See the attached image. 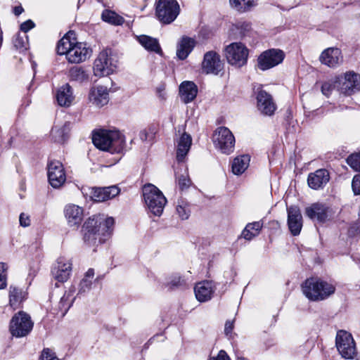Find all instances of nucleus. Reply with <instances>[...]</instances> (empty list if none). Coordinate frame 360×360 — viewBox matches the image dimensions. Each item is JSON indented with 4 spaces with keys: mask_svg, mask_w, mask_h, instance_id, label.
Returning <instances> with one entry per match:
<instances>
[{
    "mask_svg": "<svg viewBox=\"0 0 360 360\" xmlns=\"http://www.w3.org/2000/svg\"><path fill=\"white\" fill-rule=\"evenodd\" d=\"M330 174L327 169H319L309 174L307 184L314 190L323 188L329 181Z\"/></svg>",
    "mask_w": 360,
    "mask_h": 360,
    "instance_id": "21",
    "label": "nucleus"
},
{
    "mask_svg": "<svg viewBox=\"0 0 360 360\" xmlns=\"http://www.w3.org/2000/svg\"><path fill=\"white\" fill-rule=\"evenodd\" d=\"M114 224L112 217H105L103 214L89 217L82 227L84 243L89 246L104 243L110 237Z\"/></svg>",
    "mask_w": 360,
    "mask_h": 360,
    "instance_id": "1",
    "label": "nucleus"
},
{
    "mask_svg": "<svg viewBox=\"0 0 360 360\" xmlns=\"http://www.w3.org/2000/svg\"><path fill=\"white\" fill-rule=\"evenodd\" d=\"M80 3V0H79V4Z\"/></svg>",
    "mask_w": 360,
    "mask_h": 360,
    "instance_id": "60",
    "label": "nucleus"
},
{
    "mask_svg": "<svg viewBox=\"0 0 360 360\" xmlns=\"http://www.w3.org/2000/svg\"><path fill=\"white\" fill-rule=\"evenodd\" d=\"M194 291L196 299L201 302L210 300L214 292L212 283L209 281L198 283L195 285Z\"/></svg>",
    "mask_w": 360,
    "mask_h": 360,
    "instance_id": "30",
    "label": "nucleus"
},
{
    "mask_svg": "<svg viewBox=\"0 0 360 360\" xmlns=\"http://www.w3.org/2000/svg\"><path fill=\"white\" fill-rule=\"evenodd\" d=\"M337 349L342 357L352 359L356 354V347L352 335L347 331L340 330L336 335Z\"/></svg>",
    "mask_w": 360,
    "mask_h": 360,
    "instance_id": "11",
    "label": "nucleus"
},
{
    "mask_svg": "<svg viewBox=\"0 0 360 360\" xmlns=\"http://www.w3.org/2000/svg\"><path fill=\"white\" fill-rule=\"evenodd\" d=\"M19 221L21 226L27 227L30 225L31 220L29 215L22 212L20 214Z\"/></svg>",
    "mask_w": 360,
    "mask_h": 360,
    "instance_id": "48",
    "label": "nucleus"
},
{
    "mask_svg": "<svg viewBox=\"0 0 360 360\" xmlns=\"http://www.w3.org/2000/svg\"><path fill=\"white\" fill-rule=\"evenodd\" d=\"M263 227V221H257L248 223L243 230L241 236L247 240H250L258 236Z\"/></svg>",
    "mask_w": 360,
    "mask_h": 360,
    "instance_id": "33",
    "label": "nucleus"
},
{
    "mask_svg": "<svg viewBox=\"0 0 360 360\" xmlns=\"http://www.w3.org/2000/svg\"><path fill=\"white\" fill-rule=\"evenodd\" d=\"M24 11L23 8L21 6H15L13 8V13L15 15H20Z\"/></svg>",
    "mask_w": 360,
    "mask_h": 360,
    "instance_id": "55",
    "label": "nucleus"
},
{
    "mask_svg": "<svg viewBox=\"0 0 360 360\" xmlns=\"http://www.w3.org/2000/svg\"><path fill=\"white\" fill-rule=\"evenodd\" d=\"M74 35L72 32L65 34L58 43L57 52L65 55L69 63H79L89 58L92 51L86 44L76 41Z\"/></svg>",
    "mask_w": 360,
    "mask_h": 360,
    "instance_id": "2",
    "label": "nucleus"
},
{
    "mask_svg": "<svg viewBox=\"0 0 360 360\" xmlns=\"http://www.w3.org/2000/svg\"><path fill=\"white\" fill-rule=\"evenodd\" d=\"M192 144L191 136L184 132L177 141L176 160L183 162L188 154Z\"/></svg>",
    "mask_w": 360,
    "mask_h": 360,
    "instance_id": "28",
    "label": "nucleus"
},
{
    "mask_svg": "<svg viewBox=\"0 0 360 360\" xmlns=\"http://www.w3.org/2000/svg\"><path fill=\"white\" fill-rule=\"evenodd\" d=\"M139 136L142 141H145L148 139V133L146 130H141L139 132Z\"/></svg>",
    "mask_w": 360,
    "mask_h": 360,
    "instance_id": "56",
    "label": "nucleus"
},
{
    "mask_svg": "<svg viewBox=\"0 0 360 360\" xmlns=\"http://www.w3.org/2000/svg\"><path fill=\"white\" fill-rule=\"evenodd\" d=\"M92 284V280L83 278L81 281L79 286L78 295L84 293L87 290H89Z\"/></svg>",
    "mask_w": 360,
    "mask_h": 360,
    "instance_id": "45",
    "label": "nucleus"
},
{
    "mask_svg": "<svg viewBox=\"0 0 360 360\" xmlns=\"http://www.w3.org/2000/svg\"><path fill=\"white\" fill-rule=\"evenodd\" d=\"M33 328V322L30 316L24 311L15 314L10 323V331L17 338L27 335Z\"/></svg>",
    "mask_w": 360,
    "mask_h": 360,
    "instance_id": "8",
    "label": "nucleus"
},
{
    "mask_svg": "<svg viewBox=\"0 0 360 360\" xmlns=\"http://www.w3.org/2000/svg\"><path fill=\"white\" fill-rule=\"evenodd\" d=\"M179 94L184 103L193 101L198 94V86L193 82L184 81L179 86Z\"/></svg>",
    "mask_w": 360,
    "mask_h": 360,
    "instance_id": "27",
    "label": "nucleus"
},
{
    "mask_svg": "<svg viewBox=\"0 0 360 360\" xmlns=\"http://www.w3.org/2000/svg\"><path fill=\"white\" fill-rule=\"evenodd\" d=\"M9 304L13 309H19L22 302L27 299V289L11 285L9 287Z\"/></svg>",
    "mask_w": 360,
    "mask_h": 360,
    "instance_id": "25",
    "label": "nucleus"
},
{
    "mask_svg": "<svg viewBox=\"0 0 360 360\" xmlns=\"http://www.w3.org/2000/svg\"><path fill=\"white\" fill-rule=\"evenodd\" d=\"M196 45V41L192 37H182L176 46V56L180 60H185Z\"/></svg>",
    "mask_w": 360,
    "mask_h": 360,
    "instance_id": "26",
    "label": "nucleus"
},
{
    "mask_svg": "<svg viewBox=\"0 0 360 360\" xmlns=\"http://www.w3.org/2000/svg\"><path fill=\"white\" fill-rule=\"evenodd\" d=\"M240 28L244 32H243V34L245 35L246 32H248L250 30V25L248 22H243L240 25Z\"/></svg>",
    "mask_w": 360,
    "mask_h": 360,
    "instance_id": "53",
    "label": "nucleus"
},
{
    "mask_svg": "<svg viewBox=\"0 0 360 360\" xmlns=\"http://www.w3.org/2000/svg\"><path fill=\"white\" fill-rule=\"evenodd\" d=\"M6 264L0 262V289H4L6 287Z\"/></svg>",
    "mask_w": 360,
    "mask_h": 360,
    "instance_id": "44",
    "label": "nucleus"
},
{
    "mask_svg": "<svg viewBox=\"0 0 360 360\" xmlns=\"http://www.w3.org/2000/svg\"><path fill=\"white\" fill-rule=\"evenodd\" d=\"M352 188L355 195H360V174L354 176L352 181Z\"/></svg>",
    "mask_w": 360,
    "mask_h": 360,
    "instance_id": "46",
    "label": "nucleus"
},
{
    "mask_svg": "<svg viewBox=\"0 0 360 360\" xmlns=\"http://www.w3.org/2000/svg\"><path fill=\"white\" fill-rule=\"evenodd\" d=\"M358 215H359V218H360V205H359V209Z\"/></svg>",
    "mask_w": 360,
    "mask_h": 360,
    "instance_id": "59",
    "label": "nucleus"
},
{
    "mask_svg": "<svg viewBox=\"0 0 360 360\" xmlns=\"http://www.w3.org/2000/svg\"><path fill=\"white\" fill-rule=\"evenodd\" d=\"M343 57L340 49L330 47L322 51L319 61L330 68H335L342 63Z\"/></svg>",
    "mask_w": 360,
    "mask_h": 360,
    "instance_id": "18",
    "label": "nucleus"
},
{
    "mask_svg": "<svg viewBox=\"0 0 360 360\" xmlns=\"http://www.w3.org/2000/svg\"><path fill=\"white\" fill-rule=\"evenodd\" d=\"M303 295L310 301L319 302L334 294L335 287L319 277H310L301 285Z\"/></svg>",
    "mask_w": 360,
    "mask_h": 360,
    "instance_id": "4",
    "label": "nucleus"
},
{
    "mask_svg": "<svg viewBox=\"0 0 360 360\" xmlns=\"http://www.w3.org/2000/svg\"><path fill=\"white\" fill-rule=\"evenodd\" d=\"M143 196L148 211L160 217L167 202L162 191L153 184H146L143 187Z\"/></svg>",
    "mask_w": 360,
    "mask_h": 360,
    "instance_id": "5",
    "label": "nucleus"
},
{
    "mask_svg": "<svg viewBox=\"0 0 360 360\" xmlns=\"http://www.w3.org/2000/svg\"><path fill=\"white\" fill-rule=\"evenodd\" d=\"M233 329V322L231 321H227L225 323L224 333L226 335L231 333Z\"/></svg>",
    "mask_w": 360,
    "mask_h": 360,
    "instance_id": "52",
    "label": "nucleus"
},
{
    "mask_svg": "<svg viewBox=\"0 0 360 360\" xmlns=\"http://www.w3.org/2000/svg\"><path fill=\"white\" fill-rule=\"evenodd\" d=\"M250 157L248 155H243L234 158L232 163V172L234 174H243L248 167Z\"/></svg>",
    "mask_w": 360,
    "mask_h": 360,
    "instance_id": "35",
    "label": "nucleus"
},
{
    "mask_svg": "<svg viewBox=\"0 0 360 360\" xmlns=\"http://www.w3.org/2000/svg\"><path fill=\"white\" fill-rule=\"evenodd\" d=\"M236 360H247V359L244 357L238 356V357H237Z\"/></svg>",
    "mask_w": 360,
    "mask_h": 360,
    "instance_id": "58",
    "label": "nucleus"
},
{
    "mask_svg": "<svg viewBox=\"0 0 360 360\" xmlns=\"http://www.w3.org/2000/svg\"><path fill=\"white\" fill-rule=\"evenodd\" d=\"M284 52L278 49H271L264 51L257 59L258 68L262 70L271 69L283 62Z\"/></svg>",
    "mask_w": 360,
    "mask_h": 360,
    "instance_id": "12",
    "label": "nucleus"
},
{
    "mask_svg": "<svg viewBox=\"0 0 360 360\" xmlns=\"http://www.w3.org/2000/svg\"><path fill=\"white\" fill-rule=\"evenodd\" d=\"M85 191V194L95 202H103L117 196L120 189L117 186H110L103 188H89Z\"/></svg>",
    "mask_w": 360,
    "mask_h": 360,
    "instance_id": "13",
    "label": "nucleus"
},
{
    "mask_svg": "<svg viewBox=\"0 0 360 360\" xmlns=\"http://www.w3.org/2000/svg\"><path fill=\"white\" fill-rule=\"evenodd\" d=\"M208 360H229V357L224 350H220L217 356L210 357Z\"/></svg>",
    "mask_w": 360,
    "mask_h": 360,
    "instance_id": "51",
    "label": "nucleus"
},
{
    "mask_svg": "<svg viewBox=\"0 0 360 360\" xmlns=\"http://www.w3.org/2000/svg\"><path fill=\"white\" fill-rule=\"evenodd\" d=\"M338 84H340V81H329L324 82L321 86V92L323 95L328 97L332 91L335 89Z\"/></svg>",
    "mask_w": 360,
    "mask_h": 360,
    "instance_id": "43",
    "label": "nucleus"
},
{
    "mask_svg": "<svg viewBox=\"0 0 360 360\" xmlns=\"http://www.w3.org/2000/svg\"><path fill=\"white\" fill-rule=\"evenodd\" d=\"M347 163L356 172H360V152L352 153L347 158Z\"/></svg>",
    "mask_w": 360,
    "mask_h": 360,
    "instance_id": "42",
    "label": "nucleus"
},
{
    "mask_svg": "<svg viewBox=\"0 0 360 360\" xmlns=\"http://www.w3.org/2000/svg\"><path fill=\"white\" fill-rule=\"evenodd\" d=\"M212 141L214 147L224 154L229 155L234 150L235 137L227 127L217 128L214 131Z\"/></svg>",
    "mask_w": 360,
    "mask_h": 360,
    "instance_id": "6",
    "label": "nucleus"
},
{
    "mask_svg": "<svg viewBox=\"0 0 360 360\" xmlns=\"http://www.w3.org/2000/svg\"><path fill=\"white\" fill-rule=\"evenodd\" d=\"M69 130L68 124L65 123L63 127L54 126L51 131V134L54 139L55 141L63 142L65 139L66 134Z\"/></svg>",
    "mask_w": 360,
    "mask_h": 360,
    "instance_id": "40",
    "label": "nucleus"
},
{
    "mask_svg": "<svg viewBox=\"0 0 360 360\" xmlns=\"http://www.w3.org/2000/svg\"><path fill=\"white\" fill-rule=\"evenodd\" d=\"M75 292V288L72 286L69 288L68 290L65 291L63 296L60 298V300L58 303V308L63 316L67 313L72 304L74 300L75 299L74 297Z\"/></svg>",
    "mask_w": 360,
    "mask_h": 360,
    "instance_id": "31",
    "label": "nucleus"
},
{
    "mask_svg": "<svg viewBox=\"0 0 360 360\" xmlns=\"http://www.w3.org/2000/svg\"><path fill=\"white\" fill-rule=\"evenodd\" d=\"M340 91L346 95L360 91V75L353 72L345 73Z\"/></svg>",
    "mask_w": 360,
    "mask_h": 360,
    "instance_id": "23",
    "label": "nucleus"
},
{
    "mask_svg": "<svg viewBox=\"0 0 360 360\" xmlns=\"http://www.w3.org/2000/svg\"><path fill=\"white\" fill-rule=\"evenodd\" d=\"M56 97L58 105L62 107H69L75 98L72 89L68 84L63 85L57 90Z\"/></svg>",
    "mask_w": 360,
    "mask_h": 360,
    "instance_id": "29",
    "label": "nucleus"
},
{
    "mask_svg": "<svg viewBox=\"0 0 360 360\" xmlns=\"http://www.w3.org/2000/svg\"><path fill=\"white\" fill-rule=\"evenodd\" d=\"M186 280L179 274L174 273L165 278L162 285L169 290H174L186 285Z\"/></svg>",
    "mask_w": 360,
    "mask_h": 360,
    "instance_id": "36",
    "label": "nucleus"
},
{
    "mask_svg": "<svg viewBox=\"0 0 360 360\" xmlns=\"http://www.w3.org/2000/svg\"><path fill=\"white\" fill-rule=\"evenodd\" d=\"M40 360H58L49 349H44L41 353Z\"/></svg>",
    "mask_w": 360,
    "mask_h": 360,
    "instance_id": "47",
    "label": "nucleus"
},
{
    "mask_svg": "<svg viewBox=\"0 0 360 360\" xmlns=\"http://www.w3.org/2000/svg\"><path fill=\"white\" fill-rule=\"evenodd\" d=\"M89 100L94 105L101 108L109 102L108 88L103 86L92 87L89 94Z\"/></svg>",
    "mask_w": 360,
    "mask_h": 360,
    "instance_id": "22",
    "label": "nucleus"
},
{
    "mask_svg": "<svg viewBox=\"0 0 360 360\" xmlns=\"http://www.w3.org/2000/svg\"><path fill=\"white\" fill-rule=\"evenodd\" d=\"M176 211L182 220L188 219L191 214L189 203L184 199H179L177 201Z\"/></svg>",
    "mask_w": 360,
    "mask_h": 360,
    "instance_id": "39",
    "label": "nucleus"
},
{
    "mask_svg": "<svg viewBox=\"0 0 360 360\" xmlns=\"http://www.w3.org/2000/svg\"><path fill=\"white\" fill-rule=\"evenodd\" d=\"M180 7L176 0H159L156 6V15L164 24H170L179 14Z\"/></svg>",
    "mask_w": 360,
    "mask_h": 360,
    "instance_id": "7",
    "label": "nucleus"
},
{
    "mask_svg": "<svg viewBox=\"0 0 360 360\" xmlns=\"http://www.w3.org/2000/svg\"><path fill=\"white\" fill-rule=\"evenodd\" d=\"M257 108L264 115H272L276 108L271 96L264 90H260L257 95Z\"/></svg>",
    "mask_w": 360,
    "mask_h": 360,
    "instance_id": "20",
    "label": "nucleus"
},
{
    "mask_svg": "<svg viewBox=\"0 0 360 360\" xmlns=\"http://www.w3.org/2000/svg\"><path fill=\"white\" fill-rule=\"evenodd\" d=\"M2 40H3L2 31L0 30V46H1Z\"/></svg>",
    "mask_w": 360,
    "mask_h": 360,
    "instance_id": "57",
    "label": "nucleus"
},
{
    "mask_svg": "<svg viewBox=\"0 0 360 360\" xmlns=\"http://www.w3.org/2000/svg\"><path fill=\"white\" fill-rule=\"evenodd\" d=\"M176 180L177 185L181 191L188 188L191 184V180L188 178V174L186 169H184V173H176Z\"/></svg>",
    "mask_w": 360,
    "mask_h": 360,
    "instance_id": "41",
    "label": "nucleus"
},
{
    "mask_svg": "<svg viewBox=\"0 0 360 360\" xmlns=\"http://www.w3.org/2000/svg\"><path fill=\"white\" fill-rule=\"evenodd\" d=\"M92 141L96 148L111 153H122L125 145L124 136L116 130L100 129L93 134Z\"/></svg>",
    "mask_w": 360,
    "mask_h": 360,
    "instance_id": "3",
    "label": "nucleus"
},
{
    "mask_svg": "<svg viewBox=\"0 0 360 360\" xmlns=\"http://www.w3.org/2000/svg\"><path fill=\"white\" fill-rule=\"evenodd\" d=\"M13 44H14V46L17 49H20V50H22V49H25V41L23 40L22 38L20 37H17L14 41H13Z\"/></svg>",
    "mask_w": 360,
    "mask_h": 360,
    "instance_id": "50",
    "label": "nucleus"
},
{
    "mask_svg": "<svg viewBox=\"0 0 360 360\" xmlns=\"http://www.w3.org/2000/svg\"><path fill=\"white\" fill-rule=\"evenodd\" d=\"M101 19L109 24L112 25H122L124 19L121 15H118L115 11L105 9L101 13Z\"/></svg>",
    "mask_w": 360,
    "mask_h": 360,
    "instance_id": "37",
    "label": "nucleus"
},
{
    "mask_svg": "<svg viewBox=\"0 0 360 360\" xmlns=\"http://www.w3.org/2000/svg\"><path fill=\"white\" fill-rule=\"evenodd\" d=\"M48 179L53 188H59L66 180L64 168L59 161H51L48 165Z\"/></svg>",
    "mask_w": 360,
    "mask_h": 360,
    "instance_id": "14",
    "label": "nucleus"
},
{
    "mask_svg": "<svg viewBox=\"0 0 360 360\" xmlns=\"http://www.w3.org/2000/svg\"><path fill=\"white\" fill-rule=\"evenodd\" d=\"M288 226L292 235L297 236L302 228V216L298 207L291 206L287 208Z\"/></svg>",
    "mask_w": 360,
    "mask_h": 360,
    "instance_id": "19",
    "label": "nucleus"
},
{
    "mask_svg": "<svg viewBox=\"0 0 360 360\" xmlns=\"http://www.w3.org/2000/svg\"><path fill=\"white\" fill-rule=\"evenodd\" d=\"M70 80L82 82L88 79V74L82 67L74 66L69 70Z\"/></svg>",
    "mask_w": 360,
    "mask_h": 360,
    "instance_id": "38",
    "label": "nucleus"
},
{
    "mask_svg": "<svg viewBox=\"0 0 360 360\" xmlns=\"http://www.w3.org/2000/svg\"><path fill=\"white\" fill-rule=\"evenodd\" d=\"M64 214L70 226L77 227L83 220V208L77 205H67L64 209Z\"/></svg>",
    "mask_w": 360,
    "mask_h": 360,
    "instance_id": "24",
    "label": "nucleus"
},
{
    "mask_svg": "<svg viewBox=\"0 0 360 360\" xmlns=\"http://www.w3.org/2000/svg\"><path fill=\"white\" fill-rule=\"evenodd\" d=\"M94 276V270L93 269H89L85 274L84 277L88 279L92 280Z\"/></svg>",
    "mask_w": 360,
    "mask_h": 360,
    "instance_id": "54",
    "label": "nucleus"
},
{
    "mask_svg": "<svg viewBox=\"0 0 360 360\" xmlns=\"http://www.w3.org/2000/svg\"><path fill=\"white\" fill-rule=\"evenodd\" d=\"M202 69L206 74L218 75L223 69L219 55L213 51L207 52L204 55Z\"/></svg>",
    "mask_w": 360,
    "mask_h": 360,
    "instance_id": "15",
    "label": "nucleus"
},
{
    "mask_svg": "<svg viewBox=\"0 0 360 360\" xmlns=\"http://www.w3.org/2000/svg\"><path fill=\"white\" fill-rule=\"evenodd\" d=\"M117 68V60L107 50L101 51L94 61V72L96 77L112 74Z\"/></svg>",
    "mask_w": 360,
    "mask_h": 360,
    "instance_id": "10",
    "label": "nucleus"
},
{
    "mask_svg": "<svg viewBox=\"0 0 360 360\" xmlns=\"http://www.w3.org/2000/svg\"><path fill=\"white\" fill-rule=\"evenodd\" d=\"M138 41L147 51L162 54L158 39L147 35H141L138 37Z\"/></svg>",
    "mask_w": 360,
    "mask_h": 360,
    "instance_id": "32",
    "label": "nucleus"
},
{
    "mask_svg": "<svg viewBox=\"0 0 360 360\" xmlns=\"http://www.w3.org/2000/svg\"><path fill=\"white\" fill-rule=\"evenodd\" d=\"M225 56L229 64L240 68L247 63L248 49L240 42H234L226 47Z\"/></svg>",
    "mask_w": 360,
    "mask_h": 360,
    "instance_id": "9",
    "label": "nucleus"
},
{
    "mask_svg": "<svg viewBox=\"0 0 360 360\" xmlns=\"http://www.w3.org/2000/svg\"><path fill=\"white\" fill-rule=\"evenodd\" d=\"M330 208L326 205L316 202L305 209L306 215L319 223L326 222L330 217Z\"/></svg>",
    "mask_w": 360,
    "mask_h": 360,
    "instance_id": "17",
    "label": "nucleus"
},
{
    "mask_svg": "<svg viewBox=\"0 0 360 360\" xmlns=\"http://www.w3.org/2000/svg\"><path fill=\"white\" fill-rule=\"evenodd\" d=\"M72 269V264L70 259L60 257L52 269V274L59 282H65L70 278Z\"/></svg>",
    "mask_w": 360,
    "mask_h": 360,
    "instance_id": "16",
    "label": "nucleus"
},
{
    "mask_svg": "<svg viewBox=\"0 0 360 360\" xmlns=\"http://www.w3.org/2000/svg\"><path fill=\"white\" fill-rule=\"evenodd\" d=\"M34 27V23L31 20H27L25 22H22L20 25V30L24 32H27L29 30H30L32 28Z\"/></svg>",
    "mask_w": 360,
    "mask_h": 360,
    "instance_id": "49",
    "label": "nucleus"
},
{
    "mask_svg": "<svg viewBox=\"0 0 360 360\" xmlns=\"http://www.w3.org/2000/svg\"><path fill=\"white\" fill-rule=\"evenodd\" d=\"M231 8L239 13H246L257 5V0H229Z\"/></svg>",
    "mask_w": 360,
    "mask_h": 360,
    "instance_id": "34",
    "label": "nucleus"
}]
</instances>
